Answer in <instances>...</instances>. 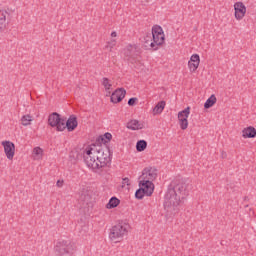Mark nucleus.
I'll use <instances>...</instances> for the list:
<instances>
[{
  "mask_svg": "<svg viewBox=\"0 0 256 256\" xmlns=\"http://www.w3.org/2000/svg\"><path fill=\"white\" fill-rule=\"evenodd\" d=\"M84 163L88 169L94 173H99L111 164V153L109 149L102 146L91 144L83 151Z\"/></svg>",
  "mask_w": 256,
  "mask_h": 256,
  "instance_id": "obj_1",
  "label": "nucleus"
},
{
  "mask_svg": "<svg viewBox=\"0 0 256 256\" xmlns=\"http://www.w3.org/2000/svg\"><path fill=\"white\" fill-rule=\"evenodd\" d=\"M185 195H187V184L183 180L172 181L164 197V209L175 215L179 212L181 199H185Z\"/></svg>",
  "mask_w": 256,
  "mask_h": 256,
  "instance_id": "obj_2",
  "label": "nucleus"
},
{
  "mask_svg": "<svg viewBox=\"0 0 256 256\" xmlns=\"http://www.w3.org/2000/svg\"><path fill=\"white\" fill-rule=\"evenodd\" d=\"M129 233V224L125 221H120L112 226L109 232V239L113 243H121L123 237Z\"/></svg>",
  "mask_w": 256,
  "mask_h": 256,
  "instance_id": "obj_3",
  "label": "nucleus"
},
{
  "mask_svg": "<svg viewBox=\"0 0 256 256\" xmlns=\"http://www.w3.org/2000/svg\"><path fill=\"white\" fill-rule=\"evenodd\" d=\"M54 251L56 254L60 256H65V255L72 256V255H75V251H77V247L75 246V244L71 243V241L61 240L56 243Z\"/></svg>",
  "mask_w": 256,
  "mask_h": 256,
  "instance_id": "obj_4",
  "label": "nucleus"
},
{
  "mask_svg": "<svg viewBox=\"0 0 256 256\" xmlns=\"http://www.w3.org/2000/svg\"><path fill=\"white\" fill-rule=\"evenodd\" d=\"M48 125L50 127H56L57 131H65V120L61 119V116L57 112L49 115Z\"/></svg>",
  "mask_w": 256,
  "mask_h": 256,
  "instance_id": "obj_5",
  "label": "nucleus"
},
{
  "mask_svg": "<svg viewBox=\"0 0 256 256\" xmlns=\"http://www.w3.org/2000/svg\"><path fill=\"white\" fill-rule=\"evenodd\" d=\"M151 37L155 43V46L159 49V46L165 43V33L163 32V28L161 26L152 27Z\"/></svg>",
  "mask_w": 256,
  "mask_h": 256,
  "instance_id": "obj_6",
  "label": "nucleus"
},
{
  "mask_svg": "<svg viewBox=\"0 0 256 256\" xmlns=\"http://www.w3.org/2000/svg\"><path fill=\"white\" fill-rule=\"evenodd\" d=\"M190 114H191L190 107H187L184 110L178 112V121H179L180 129H182V131H185V129L189 127V121L187 119H189Z\"/></svg>",
  "mask_w": 256,
  "mask_h": 256,
  "instance_id": "obj_7",
  "label": "nucleus"
},
{
  "mask_svg": "<svg viewBox=\"0 0 256 256\" xmlns=\"http://www.w3.org/2000/svg\"><path fill=\"white\" fill-rule=\"evenodd\" d=\"M157 179V168L146 167L140 176L141 181H155Z\"/></svg>",
  "mask_w": 256,
  "mask_h": 256,
  "instance_id": "obj_8",
  "label": "nucleus"
},
{
  "mask_svg": "<svg viewBox=\"0 0 256 256\" xmlns=\"http://www.w3.org/2000/svg\"><path fill=\"white\" fill-rule=\"evenodd\" d=\"M2 147H4V153L9 161H13L15 157V144L11 141H2Z\"/></svg>",
  "mask_w": 256,
  "mask_h": 256,
  "instance_id": "obj_9",
  "label": "nucleus"
},
{
  "mask_svg": "<svg viewBox=\"0 0 256 256\" xmlns=\"http://www.w3.org/2000/svg\"><path fill=\"white\" fill-rule=\"evenodd\" d=\"M139 187H141L144 190L147 197H151L153 195V191H155V184H153V181L140 179Z\"/></svg>",
  "mask_w": 256,
  "mask_h": 256,
  "instance_id": "obj_10",
  "label": "nucleus"
},
{
  "mask_svg": "<svg viewBox=\"0 0 256 256\" xmlns=\"http://www.w3.org/2000/svg\"><path fill=\"white\" fill-rule=\"evenodd\" d=\"M234 11L235 19H237V21H241V19L245 17V13H247V8L245 7V4H243V2H236L234 4Z\"/></svg>",
  "mask_w": 256,
  "mask_h": 256,
  "instance_id": "obj_11",
  "label": "nucleus"
},
{
  "mask_svg": "<svg viewBox=\"0 0 256 256\" xmlns=\"http://www.w3.org/2000/svg\"><path fill=\"white\" fill-rule=\"evenodd\" d=\"M126 94H127V91H125L123 88H118L112 93L110 97V101L112 103H121V101L125 99Z\"/></svg>",
  "mask_w": 256,
  "mask_h": 256,
  "instance_id": "obj_12",
  "label": "nucleus"
},
{
  "mask_svg": "<svg viewBox=\"0 0 256 256\" xmlns=\"http://www.w3.org/2000/svg\"><path fill=\"white\" fill-rule=\"evenodd\" d=\"M199 63H201L199 54H193L188 61V69L191 71V73H195V71L199 69Z\"/></svg>",
  "mask_w": 256,
  "mask_h": 256,
  "instance_id": "obj_13",
  "label": "nucleus"
},
{
  "mask_svg": "<svg viewBox=\"0 0 256 256\" xmlns=\"http://www.w3.org/2000/svg\"><path fill=\"white\" fill-rule=\"evenodd\" d=\"M143 45L145 49H153L154 51H157V46L155 45V42L153 40V36H151V34H147L146 36H144L143 39Z\"/></svg>",
  "mask_w": 256,
  "mask_h": 256,
  "instance_id": "obj_14",
  "label": "nucleus"
},
{
  "mask_svg": "<svg viewBox=\"0 0 256 256\" xmlns=\"http://www.w3.org/2000/svg\"><path fill=\"white\" fill-rule=\"evenodd\" d=\"M77 125V117L75 116H71L67 121H65V129L68 131H75V129H77Z\"/></svg>",
  "mask_w": 256,
  "mask_h": 256,
  "instance_id": "obj_15",
  "label": "nucleus"
},
{
  "mask_svg": "<svg viewBox=\"0 0 256 256\" xmlns=\"http://www.w3.org/2000/svg\"><path fill=\"white\" fill-rule=\"evenodd\" d=\"M9 13L5 10H0V33H3L7 28V16Z\"/></svg>",
  "mask_w": 256,
  "mask_h": 256,
  "instance_id": "obj_16",
  "label": "nucleus"
},
{
  "mask_svg": "<svg viewBox=\"0 0 256 256\" xmlns=\"http://www.w3.org/2000/svg\"><path fill=\"white\" fill-rule=\"evenodd\" d=\"M145 125L142 122H139V120H130L127 123V129H130L131 131H139V129H143Z\"/></svg>",
  "mask_w": 256,
  "mask_h": 256,
  "instance_id": "obj_17",
  "label": "nucleus"
},
{
  "mask_svg": "<svg viewBox=\"0 0 256 256\" xmlns=\"http://www.w3.org/2000/svg\"><path fill=\"white\" fill-rule=\"evenodd\" d=\"M242 137L244 139H253L256 137V129L253 127H247L242 130Z\"/></svg>",
  "mask_w": 256,
  "mask_h": 256,
  "instance_id": "obj_18",
  "label": "nucleus"
},
{
  "mask_svg": "<svg viewBox=\"0 0 256 256\" xmlns=\"http://www.w3.org/2000/svg\"><path fill=\"white\" fill-rule=\"evenodd\" d=\"M120 203H121V200L113 196L110 198L109 202L106 204V209H115V207H119Z\"/></svg>",
  "mask_w": 256,
  "mask_h": 256,
  "instance_id": "obj_19",
  "label": "nucleus"
},
{
  "mask_svg": "<svg viewBox=\"0 0 256 256\" xmlns=\"http://www.w3.org/2000/svg\"><path fill=\"white\" fill-rule=\"evenodd\" d=\"M33 159L34 161H40V159H43V150L41 147H35L33 149Z\"/></svg>",
  "mask_w": 256,
  "mask_h": 256,
  "instance_id": "obj_20",
  "label": "nucleus"
},
{
  "mask_svg": "<svg viewBox=\"0 0 256 256\" xmlns=\"http://www.w3.org/2000/svg\"><path fill=\"white\" fill-rule=\"evenodd\" d=\"M215 103H217V97L212 94L204 103V109H210Z\"/></svg>",
  "mask_w": 256,
  "mask_h": 256,
  "instance_id": "obj_21",
  "label": "nucleus"
},
{
  "mask_svg": "<svg viewBox=\"0 0 256 256\" xmlns=\"http://www.w3.org/2000/svg\"><path fill=\"white\" fill-rule=\"evenodd\" d=\"M102 85L105 89V91H107V93H111V88L113 87V82H111V80H109V78H102Z\"/></svg>",
  "mask_w": 256,
  "mask_h": 256,
  "instance_id": "obj_22",
  "label": "nucleus"
},
{
  "mask_svg": "<svg viewBox=\"0 0 256 256\" xmlns=\"http://www.w3.org/2000/svg\"><path fill=\"white\" fill-rule=\"evenodd\" d=\"M163 109H165V101H160L153 109L154 115H159L163 113Z\"/></svg>",
  "mask_w": 256,
  "mask_h": 256,
  "instance_id": "obj_23",
  "label": "nucleus"
},
{
  "mask_svg": "<svg viewBox=\"0 0 256 256\" xmlns=\"http://www.w3.org/2000/svg\"><path fill=\"white\" fill-rule=\"evenodd\" d=\"M33 121V116L26 114L21 117V125L24 127H27L28 125H31V122Z\"/></svg>",
  "mask_w": 256,
  "mask_h": 256,
  "instance_id": "obj_24",
  "label": "nucleus"
},
{
  "mask_svg": "<svg viewBox=\"0 0 256 256\" xmlns=\"http://www.w3.org/2000/svg\"><path fill=\"white\" fill-rule=\"evenodd\" d=\"M145 149H147V141L145 140H139L136 143V150L141 152V151H145Z\"/></svg>",
  "mask_w": 256,
  "mask_h": 256,
  "instance_id": "obj_25",
  "label": "nucleus"
},
{
  "mask_svg": "<svg viewBox=\"0 0 256 256\" xmlns=\"http://www.w3.org/2000/svg\"><path fill=\"white\" fill-rule=\"evenodd\" d=\"M145 195H146L145 190L141 187L135 193L136 199H143L145 197Z\"/></svg>",
  "mask_w": 256,
  "mask_h": 256,
  "instance_id": "obj_26",
  "label": "nucleus"
},
{
  "mask_svg": "<svg viewBox=\"0 0 256 256\" xmlns=\"http://www.w3.org/2000/svg\"><path fill=\"white\" fill-rule=\"evenodd\" d=\"M115 45H117V41L113 39L107 43V45L105 46V49H107L108 51H113V47H115Z\"/></svg>",
  "mask_w": 256,
  "mask_h": 256,
  "instance_id": "obj_27",
  "label": "nucleus"
},
{
  "mask_svg": "<svg viewBox=\"0 0 256 256\" xmlns=\"http://www.w3.org/2000/svg\"><path fill=\"white\" fill-rule=\"evenodd\" d=\"M137 102V98H130L128 100V105L133 106Z\"/></svg>",
  "mask_w": 256,
  "mask_h": 256,
  "instance_id": "obj_28",
  "label": "nucleus"
},
{
  "mask_svg": "<svg viewBox=\"0 0 256 256\" xmlns=\"http://www.w3.org/2000/svg\"><path fill=\"white\" fill-rule=\"evenodd\" d=\"M63 184H64V181H63V180H58V181L56 182V187L61 188V187H63Z\"/></svg>",
  "mask_w": 256,
  "mask_h": 256,
  "instance_id": "obj_29",
  "label": "nucleus"
},
{
  "mask_svg": "<svg viewBox=\"0 0 256 256\" xmlns=\"http://www.w3.org/2000/svg\"><path fill=\"white\" fill-rule=\"evenodd\" d=\"M105 137L108 139V141H111L113 135H111V133H105Z\"/></svg>",
  "mask_w": 256,
  "mask_h": 256,
  "instance_id": "obj_30",
  "label": "nucleus"
},
{
  "mask_svg": "<svg viewBox=\"0 0 256 256\" xmlns=\"http://www.w3.org/2000/svg\"><path fill=\"white\" fill-rule=\"evenodd\" d=\"M123 185H129V178H124L122 181Z\"/></svg>",
  "mask_w": 256,
  "mask_h": 256,
  "instance_id": "obj_31",
  "label": "nucleus"
},
{
  "mask_svg": "<svg viewBox=\"0 0 256 256\" xmlns=\"http://www.w3.org/2000/svg\"><path fill=\"white\" fill-rule=\"evenodd\" d=\"M111 37H117V32H112Z\"/></svg>",
  "mask_w": 256,
  "mask_h": 256,
  "instance_id": "obj_32",
  "label": "nucleus"
}]
</instances>
